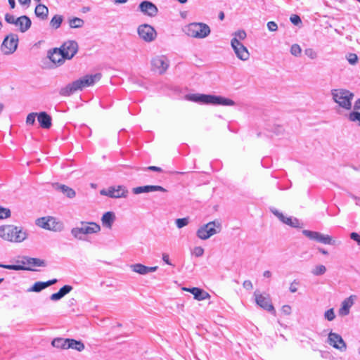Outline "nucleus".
Listing matches in <instances>:
<instances>
[{"label": "nucleus", "instance_id": "1", "mask_svg": "<svg viewBox=\"0 0 360 360\" xmlns=\"http://www.w3.org/2000/svg\"><path fill=\"white\" fill-rule=\"evenodd\" d=\"M101 78V74L86 75L84 77L69 83L65 86L61 88L59 94L62 96H70L79 90H82L84 87L93 86Z\"/></svg>", "mask_w": 360, "mask_h": 360}, {"label": "nucleus", "instance_id": "2", "mask_svg": "<svg viewBox=\"0 0 360 360\" xmlns=\"http://www.w3.org/2000/svg\"><path fill=\"white\" fill-rule=\"evenodd\" d=\"M28 233L21 226L13 224H6L0 226V238L4 240L20 243L27 238Z\"/></svg>", "mask_w": 360, "mask_h": 360}, {"label": "nucleus", "instance_id": "3", "mask_svg": "<svg viewBox=\"0 0 360 360\" xmlns=\"http://www.w3.org/2000/svg\"><path fill=\"white\" fill-rule=\"evenodd\" d=\"M331 95L333 101L340 107L345 110L351 109L352 101L354 96L353 93L345 89H336L331 90Z\"/></svg>", "mask_w": 360, "mask_h": 360}, {"label": "nucleus", "instance_id": "4", "mask_svg": "<svg viewBox=\"0 0 360 360\" xmlns=\"http://www.w3.org/2000/svg\"><path fill=\"white\" fill-rule=\"evenodd\" d=\"M184 33L188 37L203 39L210 34V27L203 22H192L183 29Z\"/></svg>", "mask_w": 360, "mask_h": 360}, {"label": "nucleus", "instance_id": "5", "mask_svg": "<svg viewBox=\"0 0 360 360\" xmlns=\"http://www.w3.org/2000/svg\"><path fill=\"white\" fill-rule=\"evenodd\" d=\"M221 226L219 221H212L201 226L196 232L197 236L201 240H207L211 236L219 233Z\"/></svg>", "mask_w": 360, "mask_h": 360}, {"label": "nucleus", "instance_id": "6", "mask_svg": "<svg viewBox=\"0 0 360 360\" xmlns=\"http://www.w3.org/2000/svg\"><path fill=\"white\" fill-rule=\"evenodd\" d=\"M36 224L44 229L53 231H60L63 224L53 217H44L37 219Z\"/></svg>", "mask_w": 360, "mask_h": 360}, {"label": "nucleus", "instance_id": "7", "mask_svg": "<svg viewBox=\"0 0 360 360\" xmlns=\"http://www.w3.org/2000/svg\"><path fill=\"white\" fill-rule=\"evenodd\" d=\"M18 44V35L11 33L4 38L1 46V50L5 55L12 54L16 51Z\"/></svg>", "mask_w": 360, "mask_h": 360}, {"label": "nucleus", "instance_id": "8", "mask_svg": "<svg viewBox=\"0 0 360 360\" xmlns=\"http://www.w3.org/2000/svg\"><path fill=\"white\" fill-rule=\"evenodd\" d=\"M78 49V44L74 40L66 41L60 47L65 60L72 59L77 53Z\"/></svg>", "mask_w": 360, "mask_h": 360}, {"label": "nucleus", "instance_id": "9", "mask_svg": "<svg viewBox=\"0 0 360 360\" xmlns=\"http://www.w3.org/2000/svg\"><path fill=\"white\" fill-rule=\"evenodd\" d=\"M137 32L139 37L146 42L153 41L157 36L155 30L148 24L139 25Z\"/></svg>", "mask_w": 360, "mask_h": 360}, {"label": "nucleus", "instance_id": "10", "mask_svg": "<svg viewBox=\"0 0 360 360\" xmlns=\"http://www.w3.org/2000/svg\"><path fill=\"white\" fill-rule=\"evenodd\" d=\"M128 190L124 186H110L108 190H101V194L112 198H126L128 195Z\"/></svg>", "mask_w": 360, "mask_h": 360}, {"label": "nucleus", "instance_id": "11", "mask_svg": "<svg viewBox=\"0 0 360 360\" xmlns=\"http://www.w3.org/2000/svg\"><path fill=\"white\" fill-rule=\"evenodd\" d=\"M254 295L257 305L263 309L271 312L273 314H276V310L271 304V299L268 295H263L258 290H256L254 292Z\"/></svg>", "mask_w": 360, "mask_h": 360}, {"label": "nucleus", "instance_id": "12", "mask_svg": "<svg viewBox=\"0 0 360 360\" xmlns=\"http://www.w3.org/2000/svg\"><path fill=\"white\" fill-rule=\"evenodd\" d=\"M231 45L238 59L243 61L249 59L250 53L248 49L240 41H238L236 39H232Z\"/></svg>", "mask_w": 360, "mask_h": 360}, {"label": "nucleus", "instance_id": "13", "mask_svg": "<svg viewBox=\"0 0 360 360\" xmlns=\"http://www.w3.org/2000/svg\"><path fill=\"white\" fill-rule=\"evenodd\" d=\"M153 70L162 75L166 72L169 68V60L165 56H158L153 58L151 60Z\"/></svg>", "mask_w": 360, "mask_h": 360}, {"label": "nucleus", "instance_id": "14", "mask_svg": "<svg viewBox=\"0 0 360 360\" xmlns=\"http://www.w3.org/2000/svg\"><path fill=\"white\" fill-rule=\"evenodd\" d=\"M139 8L144 15L151 18L156 16L158 13V7L148 1H142L139 6Z\"/></svg>", "mask_w": 360, "mask_h": 360}, {"label": "nucleus", "instance_id": "15", "mask_svg": "<svg viewBox=\"0 0 360 360\" xmlns=\"http://www.w3.org/2000/svg\"><path fill=\"white\" fill-rule=\"evenodd\" d=\"M47 57L56 66H60L65 63V58L62 55L60 48H53L48 51Z\"/></svg>", "mask_w": 360, "mask_h": 360}, {"label": "nucleus", "instance_id": "16", "mask_svg": "<svg viewBox=\"0 0 360 360\" xmlns=\"http://www.w3.org/2000/svg\"><path fill=\"white\" fill-rule=\"evenodd\" d=\"M328 342L333 347L342 352L346 350L347 346L345 341L343 340L342 338L337 333L332 332L329 333Z\"/></svg>", "mask_w": 360, "mask_h": 360}, {"label": "nucleus", "instance_id": "17", "mask_svg": "<svg viewBox=\"0 0 360 360\" xmlns=\"http://www.w3.org/2000/svg\"><path fill=\"white\" fill-rule=\"evenodd\" d=\"M186 98L189 101H191L193 102L214 105V96H213V95L193 94L187 95Z\"/></svg>", "mask_w": 360, "mask_h": 360}, {"label": "nucleus", "instance_id": "18", "mask_svg": "<svg viewBox=\"0 0 360 360\" xmlns=\"http://www.w3.org/2000/svg\"><path fill=\"white\" fill-rule=\"evenodd\" d=\"M271 212L275 216H276L279 219V220L281 221L283 223L291 227L297 228L300 226V221L297 218L286 217L283 214V213L280 212L275 208L271 209Z\"/></svg>", "mask_w": 360, "mask_h": 360}, {"label": "nucleus", "instance_id": "19", "mask_svg": "<svg viewBox=\"0 0 360 360\" xmlns=\"http://www.w3.org/2000/svg\"><path fill=\"white\" fill-rule=\"evenodd\" d=\"M155 191L167 192V190L164 187L158 185H146L143 186H138L132 189L133 193L136 195L141 194L142 193H149Z\"/></svg>", "mask_w": 360, "mask_h": 360}, {"label": "nucleus", "instance_id": "20", "mask_svg": "<svg viewBox=\"0 0 360 360\" xmlns=\"http://www.w3.org/2000/svg\"><path fill=\"white\" fill-rule=\"evenodd\" d=\"M32 21L27 15H21L16 18L15 26L18 27L20 32L25 33L31 27Z\"/></svg>", "mask_w": 360, "mask_h": 360}, {"label": "nucleus", "instance_id": "21", "mask_svg": "<svg viewBox=\"0 0 360 360\" xmlns=\"http://www.w3.org/2000/svg\"><path fill=\"white\" fill-rule=\"evenodd\" d=\"M37 120L41 128L48 129L51 127V117L46 112L37 113Z\"/></svg>", "mask_w": 360, "mask_h": 360}, {"label": "nucleus", "instance_id": "22", "mask_svg": "<svg viewBox=\"0 0 360 360\" xmlns=\"http://www.w3.org/2000/svg\"><path fill=\"white\" fill-rule=\"evenodd\" d=\"M81 225L84 234L96 233L101 231V226L96 222L82 221Z\"/></svg>", "mask_w": 360, "mask_h": 360}, {"label": "nucleus", "instance_id": "23", "mask_svg": "<svg viewBox=\"0 0 360 360\" xmlns=\"http://www.w3.org/2000/svg\"><path fill=\"white\" fill-rule=\"evenodd\" d=\"M18 262L30 268H32L31 266H45L44 261L38 258L24 257L21 261H18Z\"/></svg>", "mask_w": 360, "mask_h": 360}, {"label": "nucleus", "instance_id": "24", "mask_svg": "<svg viewBox=\"0 0 360 360\" xmlns=\"http://www.w3.org/2000/svg\"><path fill=\"white\" fill-rule=\"evenodd\" d=\"M356 297L355 295H350L349 297L343 300L340 309H339V314L341 316H346L349 313V309L354 304V299Z\"/></svg>", "mask_w": 360, "mask_h": 360}, {"label": "nucleus", "instance_id": "25", "mask_svg": "<svg viewBox=\"0 0 360 360\" xmlns=\"http://www.w3.org/2000/svg\"><path fill=\"white\" fill-rule=\"evenodd\" d=\"M183 290L191 292L194 295V298L197 300H204L210 297L208 292L198 288H184Z\"/></svg>", "mask_w": 360, "mask_h": 360}, {"label": "nucleus", "instance_id": "26", "mask_svg": "<svg viewBox=\"0 0 360 360\" xmlns=\"http://www.w3.org/2000/svg\"><path fill=\"white\" fill-rule=\"evenodd\" d=\"M115 219V213L109 211L103 214L101 218V222L103 226L111 229Z\"/></svg>", "mask_w": 360, "mask_h": 360}, {"label": "nucleus", "instance_id": "27", "mask_svg": "<svg viewBox=\"0 0 360 360\" xmlns=\"http://www.w3.org/2000/svg\"><path fill=\"white\" fill-rule=\"evenodd\" d=\"M55 188L56 190L62 192L69 198H72L76 195L75 191L72 188L63 184H56L55 185Z\"/></svg>", "mask_w": 360, "mask_h": 360}, {"label": "nucleus", "instance_id": "28", "mask_svg": "<svg viewBox=\"0 0 360 360\" xmlns=\"http://www.w3.org/2000/svg\"><path fill=\"white\" fill-rule=\"evenodd\" d=\"M68 349H72L78 352H82L84 349V345L81 340H76L75 339L68 338Z\"/></svg>", "mask_w": 360, "mask_h": 360}, {"label": "nucleus", "instance_id": "29", "mask_svg": "<svg viewBox=\"0 0 360 360\" xmlns=\"http://www.w3.org/2000/svg\"><path fill=\"white\" fill-rule=\"evenodd\" d=\"M34 13L41 20H46L48 17L49 9L45 5L39 4L36 6Z\"/></svg>", "mask_w": 360, "mask_h": 360}, {"label": "nucleus", "instance_id": "30", "mask_svg": "<svg viewBox=\"0 0 360 360\" xmlns=\"http://www.w3.org/2000/svg\"><path fill=\"white\" fill-rule=\"evenodd\" d=\"M51 345L53 347L61 349H68V338H54L52 342Z\"/></svg>", "mask_w": 360, "mask_h": 360}, {"label": "nucleus", "instance_id": "31", "mask_svg": "<svg viewBox=\"0 0 360 360\" xmlns=\"http://www.w3.org/2000/svg\"><path fill=\"white\" fill-rule=\"evenodd\" d=\"M214 105L232 106L235 105V102L230 98H224L220 96H214Z\"/></svg>", "mask_w": 360, "mask_h": 360}, {"label": "nucleus", "instance_id": "32", "mask_svg": "<svg viewBox=\"0 0 360 360\" xmlns=\"http://www.w3.org/2000/svg\"><path fill=\"white\" fill-rule=\"evenodd\" d=\"M0 267L10 269V270H25V271H34L32 268H30L29 266H25L24 265H15V264H3L0 263Z\"/></svg>", "mask_w": 360, "mask_h": 360}, {"label": "nucleus", "instance_id": "33", "mask_svg": "<svg viewBox=\"0 0 360 360\" xmlns=\"http://www.w3.org/2000/svg\"><path fill=\"white\" fill-rule=\"evenodd\" d=\"M63 20V17L61 15H55L50 21V26L57 30L58 29Z\"/></svg>", "mask_w": 360, "mask_h": 360}, {"label": "nucleus", "instance_id": "34", "mask_svg": "<svg viewBox=\"0 0 360 360\" xmlns=\"http://www.w3.org/2000/svg\"><path fill=\"white\" fill-rule=\"evenodd\" d=\"M131 269L137 274L141 275L147 274V266L142 264H135L130 266Z\"/></svg>", "mask_w": 360, "mask_h": 360}, {"label": "nucleus", "instance_id": "35", "mask_svg": "<svg viewBox=\"0 0 360 360\" xmlns=\"http://www.w3.org/2000/svg\"><path fill=\"white\" fill-rule=\"evenodd\" d=\"M84 24V20L79 18L75 17L69 20V25L71 28H80Z\"/></svg>", "mask_w": 360, "mask_h": 360}, {"label": "nucleus", "instance_id": "36", "mask_svg": "<svg viewBox=\"0 0 360 360\" xmlns=\"http://www.w3.org/2000/svg\"><path fill=\"white\" fill-rule=\"evenodd\" d=\"M46 288L45 282L38 281L34 283V285L28 289V292H39Z\"/></svg>", "mask_w": 360, "mask_h": 360}, {"label": "nucleus", "instance_id": "37", "mask_svg": "<svg viewBox=\"0 0 360 360\" xmlns=\"http://www.w3.org/2000/svg\"><path fill=\"white\" fill-rule=\"evenodd\" d=\"M303 234L309 238L311 240H316L318 241L319 236H320V233L316 231H312L309 230H303L302 231Z\"/></svg>", "mask_w": 360, "mask_h": 360}, {"label": "nucleus", "instance_id": "38", "mask_svg": "<svg viewBox=\"0 0 360 360\" xmlns=\"http://www.w3.org/2000/svg\"><path fill=\"white\" fill-rule=\"evenodd\" d=\"M326 271V268L323 264L316 266L312 270L311 274L314 276L323 275Z\"/></svg>", "mask_w": 360, "mask_h": 360}, {"label": "nucleus", "instance_id": "39", "mask_svg": "<svg viewBox=\"0 0 360 360\" xmlns=\"http://www.w3.org/2000/svg\"><path fill=\"white\" fill-rule=\"evenodd\" d=\"M72 235L77 239L82 240V235H84L82 227H75L71 230Z\"/></svg>", "mask_w": 360, "mask_h": 360}, {"label": "nucleus", "instance_id": "40", "mask_svg": "<svg viewBox=\"0 0 360 360\" xmlns=\"http://www.w3.org/2000/svg\"><path fill=\"white\" fill-rule=\"evenodd\" d=\"M301 53H302V49L299 44H294L291 46L290 53L292 56H294L295 57H299V56H300Z\"/></svg>", "mask_w": 360, "mask_h": 360}, {"label": "nucleus", "instance_id": "41", "mask_svg": "<svg viewBox=\"0 0 360 360\" xmlns=\"http://www.w3.org/2000/svg\"><path fill=\"white\" fill-rule=\"evenodd\" d=\"M11 215V210L0 205V219H4L10 217Z\"/></svg>", "mask_w": 360, "mask_h": 360}, {"label": "nucleus", "instance_id": "42", "mask_svg": "<svg viewBox=\"0 0 360 360\" xmlns=\"http://www.w3.org/2000/svg\"><path fill=\"white\" fill-rule=\"evenodd\" d=\"M318 242L328 245L333 244L332 242V238L330 236L323 235L321 233H320V236H319Z\"/></svg>", "mask_w": 360, "mask_h": 360}, {"label": "nucleus", "instance_id": "43", "mask_svg": "<svg viewBox=\"0 0 360 360\" xmlns=\"http://www.w3.org/2000/svg\"><path fill=\"white\" fill-rule=\"evenodd\" d=\"M346 58L350 65H354L358 62V56L356 53H349L346 56Z\"/></svg>", "mask_w": 360, "mask_h": 360}, {"label": "nucleus", "instance_id": "44", "mask_svg": "<svg viewBox=\"0 0 360 360\" xmlns=\"http://www.w3.org/2000/svg\"><path fill=\"white\" fill-rule=\"evenodd\" d=\"M233 39H236L238 41H240V40H243L245 39L247 34L246 32L244 30H238L235 32L233 34Z\"/></svg>", "mask_w": 360, "mask_h": 360}, {"label": "nucleus", "instance_id": "45", "mask_svg": "<svg viewBox=\"0 0 360 360\" xmlns=\"http://www.w3.org/2000/svg\"><path fill=\"white\" fill-rule=\"evenodd\" d=\"M189 223V218L188 217H184V218H179L176 220V225L179 229H181L186 225H188Z\"/></svg>", "mask_w": 360, "mask_h": 360}, {"label": "nucleus", "instance_id": "46", "mask_svg": "<svg viewBox=\"0 0 360 360\" xmlns=\"http://www.w3.org/2000/svg\"><path fill=\"white\" fill-rule=\"evenodd\" d=\"M304 54L311 60L317 58V53L311 48H308L304 50Z\"/></svg>", "mask_w": 360, "mask_h": 360}, {"label": "nucleus", "instance_id": "47", "mask_svg": "<svg viewBox=\"0 0 360 360\" xmlns=\"http://www.w3.org/2000/svg\"><path fill=\"white\" fill-rule=\"evenodd\" d=\"M324 317L329 321L334 320V319L335 318V315L333 309L331 308L326 311L324 314Z\"/></svg>", "mask_w": 360, "mask_h": 360}, {"label": "nucleus", "instance_id": "48", "mask_svg": "<svg viewBox=\"0 0 360 360\" xmlns=\"http://www.w3.org/2000/svg\"><path fill=\"white\" fill-rule=\"evenodd\" d=\"M37 117V112H31L28 114L26 118L27 124H34L35 122V118Z\"/></svg>", "mask_w": 360, "mask_h": 360}, {"label": "nucleus", "instance_id": "49", "mask_svg": "<svg viewBox=\"0 0 360 360\" xmlns=\"http://www.w3.org/2000/svg\"><path fill=\"white\" fill-rule=\"evenodd\" d=\"M72 290V287L71 285H65L64 286H63L60 290H59V292L60 294L62 295V297H63L65 295H66L67 294H68L70 292H71Z\"/></svg>", "mask_w": 360, "mask_h": 360}, {"label": "nucleus", "instance_id": "50", "mask_svg": "<svg viewBox=\"0 0 360 360\" xmlns=\"http://www.w3.org/2000/svg\"><path fill=\"white\" fill-rule=\"evenodd\" d=\"M192 253L197 257H201L204 254V249L200 246L195 247Z\"/></svg>", "mask_w": 360, "mask_h": 360}, {"label": "nucleus", "instance_id": "51", "mask_svg": "<svg viewBox=\"0 0 360 360\" xmlns=\"http://www.w3.org/2000/svg\"><path fill=\"white\" fill-rule=\"evenodd\" d=\"M5 20L6 22L9 24L15 25L16 24V18L13 15H11L9 13H6L5 15Z\"/></svg>", "mask_w": 360, "mask_h": 360}, {"label": "nucleus", "instance_id": "52", "mask_svg": "<svg viewBox=\"0 0 360 360\" xmlns=\"http://www.w3.org/2000/svg\"><path fill=\"white\" fill-rule=\"evenodd\" d=\"M267 28L270 32H275L278 30V25L274 21L267 22Z\"/></svg>", "mask_w": 360, "mask_h": 360}, {"label": "nucleus", "instance_id": "53", "mask_svg": "<svg viewBox=\"0 0 360 360\" xmlns=\"http://www.w3.org/2000/svg\"><path fill=\"white\" fill-rule=\"evenodd\" d=\"M290 20L292 23L297 25L299 23H301V18L297 15H292L290 16Z\"/></svg>", "mask_w": 360, "mask_h": 360}, {"label": "nucleus", "instance_id": "54", "mask_svg": "<svg viewBox=\"0 0 360 360\" xmlns=\"http://www.w3.org/2000/svg\"><path fill=\"white\" fill-rule=\"evenodd\" d=\"M350 238L354 241H356L359 245H360V235L356 232H352L350 233Z\"/></svg>", "mask_w": 360, "mask_h": 360}, {"label": "nucleus", "instance_id": "55", "mask_svg": "<svg viewBox=\"0 0 360 360\" xmlns=\"http://www.w3.org/2000/svg\"><path fill=\"white\" fill-rule=\"evenodd\" d=\"M291 307L290 305H283L281 308V311L285 315H290L291 314Z\"/></svg>", "mask_w": 360, "mask_h": 360}, {"label": "nucleus", "instance_id": "56", "mask_svg": "<svg viewBox=\"0 0 360 360\" xmlns=\"http://www.w3.org/2000/svg\"><path fill=\"white\" fill-rule=\"evenodd\" d=\"M243 286L246 290H250L253 288L252 282L250 280H246L243 282Z\"/></svg>", "mask_w": 360, "mask_h": 360}, {"label": "nucleus", "instance_id": "57", "mask_svg": "<svg viewBox=\"0 0 360 360\" xmlns=\"http://www.w3.org/2000/svg\"><path fill=\"white\" fill-rule=\"evenodd\" d=\"M62 298H63V297L60 294L59 291L56 292V293L52 294L50 296V300H52V301H58V300H60Z\"/></svg>", "mask_w": 360, "mask_h": 360}, {"label": "nucleus", "instance_id": "58", "mask_svg": "<svg viewBox=\"0 0 360 360\" xmlns=\"http://www.w3.org/2000/svg\"><path fill=\"white\" fill-rule=\"evenodd\" d=\"M299 284V282L297 281L296 280H294L292 281V283L290 284V286L289 288V290L291 292H297V288L296 287V285H297Z\"/></svg>", "mask_w": 360, "mask_h": 360}, {"label": "nucleus", "instance_id": "59", "mask_svg": "<svg viewBox=\"0 0 360 360\" xmlns=\"http://www.w3.org/2000/svg\"><path fill=\"white\" fill-rule=\"evenodd\" d=\"M162 260L168 265L173 266V264L171 263L169 255L166 253L162 254Z\"/></svg>", "mask_w": 360, "mask_h": 360}, {"label": "nucleus", "instance_id": "60", "mask_svg": "<svg viewBox=\"0 0 360 360\" xmlns=\"http://www.w3.org/2000/svg\"><path fill=\"white\" fill-rule=\"evenodd\" d=\"M146 169L153 171V172H161L162 171L161 167H156V166H149L146 168Z\"/></svg>", "mask_w": 360, "mask_h": 360}, {"label": "nucleus", "instance_id": "61", "mask_svg": "<svg viewBox=\"0 0 360 360\" xmlns=\"http://www.w3.org/2000/svg\"><path fill=\"white\" fill-rule=\"evenodd\" d=\"M57 281H58V280L56 278H53V279H51V280H49V281L45 282L46 288L50 286V285H53V284L56 283Z\"/></svg>", "mask_w": 360, "mask_h": 360}, {"label": "nucleus", "instance_id": "62", "mask_svg": "<svg viewBox=\"0 0 360 360\" xmlns=\"http://www.w3.org/2000/svg\"><path fill=\"white\" fill-rule=\"evenodd\" d=\"M354 110H360V98H358L354 105Z\"/></svg>", "mask_w": 360, "mask_h": 360}, {"label": "nucleus", "instance_id": "63", "mask_svg": "<svg viewBox=\"0 0 360 360\" xmlns=\"http://www.w3.org/2000/svg\"><path fill=\"white\" fill-rule=\"evenodd\" d=\"M158 266H147V274L150 273V272H154L157 269H158Z\"/></svg>", "mask_w": 360, "mask_h": 360}, {"label": "nucleus", "instance_id": "64", "mask_svg": "<svg viewBox=\"0 0 360 360\" xmlns=\"http://www.w3.org/2000/svg\"><path fill=\"white\" fill-rule=\"evenodd\" d=\"M18 2L21 5H27V6H29L30 2H31V0H18Z\"/></svg>", "mask_w": 360, "mask_h": 360}]
</instances>
